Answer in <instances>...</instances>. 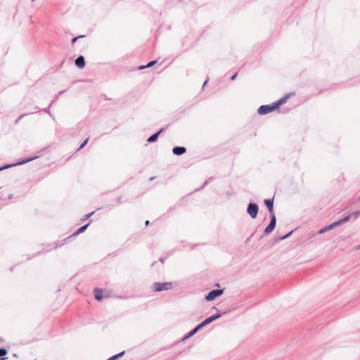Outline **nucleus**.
Returning a JSON list of instances; mask_svg holds the SVG:
<instances>
[{
    "instance_id": "f257e3e1",
    "label": "nucleus",
    "mask_w": 360,
    "mask_h": 360,
    "mask_svg": "<svg viewBox=\"0 0 360 360\" xmlns=\"http://www.w3.org/2000/svg\"><path fill=\"white\" fill-rule=\"evenodd\" d=\"M173 287L172 283H154L153 285V289L155 292H160L162 290H167L172 289Z\"/></svg>"
},
{
    "instance_id": "f03ea898",
    "label": "nucleus",
    "mask_w": 360,
    "mask_h": 360,
    "mask_svg": "<svg viewBox=\"0 0 360 360\" xmlns=\"http://www.w3.org/2000/svg\"><path fill=\"white\" fill-rule=\"evenodd\" d=\"M276 109V108L274 103H272L271 105H261L258 108L257 112L259 115H266L267 113L272 112L273 110H274Z\"/></svg>"
},
{
    "instance_id": "7ed1b4c3",
    "label": "nucleus",
    "mask_w": 360,
    "mask_h": 360,
    "mask_svg": "<svg viewBox=\"0 0 360 360\" xmlns=\"http://www.w3.org/2000/svg\"><path fill=\"white\" fill-rule=\"evenodd\" d=\"M258 209L259 207L257 204L250 202L248 206L247 212L252 219H255L257 215Z\"/></svg>"
},
{
    "instance_id": "20e7f679",
    "label": "nucleus",
    "mask_w": 360,
    "mask_h": 360,
    "mask_svg": "<svg viewBox=\"0 0 360 360\" xmlns=\"http://www.w3.org/2000/svg\"><path fill=\"white\" fill-rule=\"evenodd\" d=\"M276 219L274 214H271V221L269 224L264 229V234L267 235L271 233L276 227Z\"/></svg>"
},
{
    "instance_id": "39448f33",
    "label": "nucleus",
    "mask_w": 360,
    "mask_h": 360,
    "mask_svg": "<svg viewBox=\"0 0 360 360\" xmlns=\"http://www.w3.org/2000/svg\"><path fill=\"white\" fill-rule=\"evenodd\" d=\"M223 289L213 290L207 295L205 299L207 301L214 300L217 297L221 295L223 293Z\"/></svg>"
},
{
    "instance_id": "423d86ee",
    "label": "nucleus",
    "mask_w": 360,
    "mask_h": 360,
    "mask_svg": "<svg viewBox=\"0 0 360 360\" xmlns=\"http://www.w3.org/2000/svg\"><path fill=\"white\" fill-rule=\"evenodd\" d=\"M37 157V156H34V157H30L29 158H27L25 160H22L17 163H15V164H12V165H4V167H0V171L3 170V169H8V168H10L11 167H14V166H17V165H24L25 163H27L34 159H36Z\"/></svg>"
},
{
    "instance_id": "0eeeda50",
    "label": "nucleus",
    "mask_w": 360,
    "mask_h": 360,
    "mask_svg": "<svg viewBox=\"0 0 360 360\" xmlns=\"http://www.w3.org/2000/svg\"><path fill=\"white\" fill-rule=\"evenodd\" d=\"M221 316V314H217L216 315H214V316H211L208 318H207L205 320H204L202 322H201L199 326L200 327L202 328L205 326H207V324L212 323V321H214V320L219 319V317Z\"/></svg>"
},
{
    "instance_id": "6e6552de",
    "label": "nucleus",
    "mask_w": 360,
    "mask_h": 360,
    "mask_svg": "<svg viewBox=\"0 0 360 360\" xmlns=\"http://www.w3.org/2000/svg\"><path fill=\"white\" fill-rule=\"evenodd\" d=\"M350 219V217H345L338 221H336L333 223H332L331 224L328 225V226H326L328 231L333 229V228L343 224V223H345L347 221H348Z\"/></svg>"
},
{
    "instance_id": "1a4fd4ad",
    "label": "nucleus",
    "mask_w": 360,
    "mask_h": 360,
    "mask_svg": "<svg viewBox=\"0 0 360 360\" xmlns=\"http://www.w3.org/2000/svg\"><path fill=\"white\" fill-rule=\"evenodd\" d=\"M186 151V148L183 146H176L172 149L173 153L176 155H181L185 153Z\"/></svg>"
},
{
    "instance_id": "9d476101",
    "label": "nucleus",
    "mask_w": 360,
    "mask_h": 360,
    "mask_svg": "<svg viewBox=\"0 0 360 360\" xmlns=\"http://www.w3.org/2000/svg\"><path fill=\"white\" fill-rule=\"evenodd\" d=\"M264 203L266 205L268 210L270 213V214H274V199H266L264 200Z\"/></svg>"
},
{
    "instance_id": "9b49d317",
    "label": "nucleus",
    "mask_w": 360,
    "mask_h": 360,
    "mask_svg": "<svg viewBox=\"0 0 360 360\" xmlns=\"http://www.w3.org/2000/svg\"><path fill=\"white\" fill-rule=\"evenodd\" d=\"M75 65L79 68H83L85 65V59L84 57L82 56H78L75 60Z\"/></svg>"
},
{
    "instance_id": "f8f14e48",
    "label": "nucleus",
    "mask_w": 360,
    "mask_h": 360,
    "mask_svg": "<svg viewBox=\"0 0 360 360\" xmlns=\"http://www.w3.org/2000/svg\"><path fill=\"white\" fill-rule=\"evenodd\" d=\"M163 131V129H161L160 131H158V132L155 133L154 134H153L152 136H150L148 139V142L149 143H153V142H155L160 134Z\"/></svg>"
},
{
    "instance_id": "ddd939ff",
    "label": "nucleus",
    "mask_w": 360,
    "mask_h": 360,
    "mask_svg": "<svg viewBox=\"0 0 360 360\" xmlns=\"http://www.w3.org/2000/svg\"><path fill=\"white\" fill-rule=\"evenodd\" d=\"M101 293H102V290L101 289L96 288L94 290V295H95L96 300H97L98 301L102 300L103 295Z\"/></svg>"
},
{
    "instance_id": "4468645a",
    "label": "nucleus",
    "mask_w": 360,
    "mask_h": 360,
    "mask_svg": "<svg viewBox=\"0 0 360 360\" xmlns=\"http://www.w3.org/2000/svg\"><path fill=\"white\" fill-rule=\"evenodd\" d=\"M200 328H202L201 327H200V326H197L195 328H193L192 330H191L188 334L185 337V338H189L192 335H193L194 334H195Z\"/></svg>"
},
{
    "instance_id": "2eb2a0df",
    "label": "nucleus",
    "mask_w": 360,
    "mask_h": 360,
    "mask_svg": "<svg viewBox=\"0 0 360 360\" xmlns=\"http://www.w3.org/2000/svg\"><path fill=\"white\" fill-rule=\"evenodd\" d=\"M89 225V224H87L86 225L82 226L79 229H77V231L73 235L74 236H77L78 234L84 232V231L87 229Z\"/></svg>"
},
{
    "instance_id": "dca6fc26",
    "label": "nucleus",
    "mask_w": 360,
    "mask_h": 360,
    "mask_svg": "<svg viewBox=\"0 0 360 360\" xmlns=\"http://www.w3.org/2000/svg\"><path fill=\"white\" fill-rule=\"evenodd\" d=\"M288 96H285V97H283L282 98H281L279 101L274 103L276 109L282 104L284 102H285V100L287 99Z\"/></svg>"
},
{
    "instance_id": "f3484780",
    "label": "nucleus",
    "mask_w": 360,
    "mask_h": 360,
    "mask_svg": "<svg viewBox=\"0 0 360 360\" xmlns=\"http://www.w3.org/2000/svg\"><path fill=\"white\" fill-rule=\"evenodd\" d=\"M156 63H157V61H156V60L150 61V62H149L146 65H144V66H140V67H139V69H140V70H142V69H144V68H150V67H152L153 65H155Z\"/></svg>"
},
{
    "instance_id": "a211bd4d",
    "label": "nucleus",
    "mask_w": 360,
    "mask_h": 360,
    "mask_svg": "<svg viewBox=\"0 0 360 360\" xmlns=\"http://www.w3.org/2000/svg\"><path fill=\"white\" fill-rule=\"evenodd\" d=\"M360 215V211H355L352 212V214L347 215V217H350L351 218L356 219Z\"/></svg>"
},
{
    "instance_id": "6ab92c4d",
    "label": "nucleus",
    "mask_w": 360,
    "mask_h": 360,
    "mask_svg": "<svg viewBox=\"0 0 360 360\" xmlns=\"http://www.w3.org/2000/svg\"><path fill=\"white\" fill-rule=\"evenodd\" d=\"M7 354V350L4 348H0V357L5 356Z\"/></svg>"
},
{
    "instance_id": "aec40b11",
    "label": "nucleus",
    "mask_w": 360,
    "mask_h": 360,
    "mask_svg": "<svg viewBox=\"0 0 360 360\" xmlns=\"http://www.w3.org/2000/svg\"><path fill=\"white\" fill-rule=\"evenodd\" d=\"M88 141H89V139H88V138H87L86 139H85V140L84 141V142L81 144V146H80V147L78 148V150H80V149H82V148H84V147L86 145V143H88Z\"/></svg>"
},
{
    "instance_id": "412c9836",
    "label": "nucleus",
    "mask_w": 360,
    "mask_h": 360,
    "mask_svg": "<svg viewBox=\"0 0 360 360\" xmlns=\"http://www.w3.org/2000/svg\"><path fill=\"white\" fill-rule=\"evenodd\" d=\"M292 231H290V232H289L288 233H287L286 235H285V236H283L281 237V238H279V240H284V239H285V238H288V237L292 234Z\"/></svg>"
},
{
    "instance_id": "4be33fe9",
    "label": "nucleus",
    "mask_w": 360,
    "mask_h": 360,
    "mask_svg": "<svg viewBox=\"0 0 360 360\" xmlns=\"http://www.w3.org/2000/svg\"><path fill=\"white\" fill-rule=\"evenodd\" d=\"M328 231V229L327 226H325L323 229L319 230V233L322 234Z\"/></svg>"
},
{
    "instance_id": "5701e85b",
    "label": "nucleus",
    "mask_w": 360,
    "mask_h": 360,
    "mask_svg": "<svg viewBox=\"0 0 360 360\" xmlns=\"http://www.w3.org/2000/svg\"><path fill=\"white\" fill-rule=\"evenodd\" d=\"M84 37L83 35H80V36H78L77 37H74L72 39V43L74 44L79 38H81V37Z\"/></svg>"
},
{
    "instance_id": "b1692460",
    "label": "nucleus",
    "mask_w": 360,
    "mask_h": 360,
    "mask_svg": "<svg viewBox=\"0 0 360 360\" xmlns=\"http://www.w3.org/2000/svg\"><path fill=\"white\" fill-rule=\"evenodd\" d=\"M124 352L123 351V352H120V353H119V354H115V356L116 359H117V358H119V357L122 356L124 355Z\"/></svg>"
},
{
    "instance_id": "393cba45",
    "label": "nucleus",
    "mask_w": 360,
    "mask_h": 360,
    "mask_svg": "<svg viewBox=\"0 0 360 360\" xmlns=\"http://www.w3.org/2000/svg\"><path fill=\"white\" fill-rule=\"evenodd\" d=\"M27 114H22L21 115L18 119L15 121V124L18 123V122L20 121V120H21L23 117H25V115H27Z\"/></svg>"
},
{
    "instance_id": "a878e982",
    "label": "nucleus",
    "mask_w": 360,
    "mask_h": 360,
    "mask_svg": "<svg viewBox=\"0 0 360 360\" xmlns=\"http://www.w3.org/2000/svg\"><path fill=\"white\" fill-rule=\"evenodd\" d=\"M93 214H94V212H92L89 213V214H86V215L84 216V219H88V218H89V217H90Z\"/></svg>"
},
{
    "instance_id": "bb28decb",
    "label": "nucleus",
    "mask_w": 360,
    "mask_h": 360,
    "mask_svg": "<svg viewBox=\"0 0 360 360\" xmlns=\"http://www.w3.org/2000/svg\"><path fill=\"white\" fill-rule=\"evenodd\" d=\"M116 359H116L115 356L114 355V356L110 357L108 360H116Z\"/></svg>"
},
{
    "instance_id": "cd10ccee",
    "label": "nucleus",
    "mask_w": 360,
    "mask_h": 360,
    "mask_svg": "<svg viewBox=\"0 0 360 360\" xmlns=\"http://www.w3.org/2000/svg\"><path fill=\"white\" fill-rule=\"evenodd\" d=\"M236 76H237V74L233 75L231 77V80H234V79H236Z\"/></svg>"
},
{
    "instance_id": "c85d7f7f",
    "label": "nucleus",
    "mask_w": 360,
    "mask_h": 360,
    "mask_svg": "<svg viewBox=\"0 0 360 360\" xmlns=\"http://www.w3.org/2000/svg\"><path fill=\"white\" fill-rule=\"evenodd\" d=\"M354 249L356 250H360V245L356 246Z\"/></svg>"
},
{
    "instance_id": "c756f323",
    "label": "nucleus",
    "mask_w": 360,
    "mask_h": 360,
    "mask_svg": "<svg viewBox=\"0 0 360 360\" xmlns=\"http://www.w3.org/2000/svg\"><path fill=\"white\" fill-rule=\"evenodd\" d=\"M207 80H206V81L204 82L203 86H202V88H203L205 85H207Z\"/></svg>"
},
{
    "instance_id": "7c9ffc66",
    "label": "nucleus",
    "mask_w": 360,
    "mask_h": 360,
    "mask_svg": "<svg viewBox=\"0 0 360 360\" xmlns=\"http://www.w3.org/2000/svg\"><path fill=\"white\" fill-rule=\"evenodd\" d=\"M146 225L148 226L149 224V221L148 220H146V222H145Z\"/></svg>"
},
{
    "instance_id": "2f4dec72",
    "label": "nucleus",
    "mask_w": 360,
    "mask_h": 360,
    "mask_svg": "<svg viewBox=\"0 0 360 360\" xmlns=\"http://www.w3.org/2000/svg\"><path fill=\"white\" fill-rule=\"evenodd\" d=\"M160 261L162 263H163V262H164V261H165V259H162V258H160Z\"/></svg>"
},
{
    "instance_id": "473e14b6",
    "label": "nucleus",
    "mask_w": 360,
    "mask_h": 360,
    "mask_svg": "<svg viewBox=\"0 0 360 360\" xmlns=\"http://www.w3.org/2000/svg\"><path fill=\"white\" fill-rule=\"evenodd\" d=\"M154 179H155V177H151V178H150V181H152V180H153Z\"/></svg>"
}]
</instances>
